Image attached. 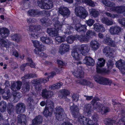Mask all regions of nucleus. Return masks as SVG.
<instances>
[{
	"mask_svg": "<svg viewBox=\"0 0 125 125\" xmlns=\"http://www.w3.org/2000/svg\"><path fill=\"white\" fill-rule=\"evenodd\" d=\"M94 79L96 82L103 85H110L112 82L109 79L98 75H96L94 76Z\"/></svg>",
	"mask_w": 125,
	"mask_h": 125,
	"instance_id": "obj_1",
	"label": "nucleus"
},
{
	"mask_svg": "<svg viewBox=\"0 0 125 125\" xmlns=\"http://www.w3.org/2000/svg\"><path fill=\"white\" fill-rule=\"evenodd\" d=\"M75 14L80 18H85L88 15V13L84 8L81 6H78L75 9Z\"/></svg>",
	"mask_w": 125,
	"mask_h": 125,
	"instance_id": "obj_2",
	"label": "nucleus"
},
{
	"mask_svg": "<svg viewBox=\"0 0 125 125\" xmlns=\"http://www.w3.org/2000/svg\"><path fill=\"white\" fill-rule=\"evenodd\" d=\"M56 117V118L59 121L62 120L64 118V115L63 109L61 107H56L55 109Z\"/></svg>",
	"mask_w": 125,
	"mask_h": 125,
	"instance_id": "obj_3",
	"label": "nucleus"
},
{
	"mask_svg": "<svg viewBox=\"0 0 125 125\" xmlns=\"http://www.w3.org/2000/svg\"><path fill=\"white\" fill-rule=\"evenodd\" d=\"M103 51V52L109 58H113L115 56V52L112 50V48L109 46L105 47Z\"/></svg>",
	"mask_w": 125,
	"mask_h": 125,
	"instance_id": "obj_4",
	"label": "nucleus"
},
{
	"mask_svg": "<svg viewBox=\"0 0 125 125\" xmlns=\"http://www.w3.org/2000/svg\"><path fill=\"white\" fill-rule=\"evenodd\" d=\"M17 125H26L27 122L26 115L23 114L18 115L17 117Z\"/></svg>",
	"mask_w": 125,
	"mask_h": 125,
	"instance_id": "obj_5",
	"label": "nucleus"
},
{
	"mask_svg": "<svg viewBox=\"0 0 125 125\" xmlns=\"http://www.w3.org/2000/svg\"><path fill=\"white\" fill-rule=\"evenodd\" d=\"M39 6L42 9H49L53 7L52 2L51 1H49L48 3H45L41 1H39Z\"/></svg>",
	"mask_w": 125,
	"mask_h": 125,
	"instance_id": "obj_6",
	"label": "nucleus"
},
{
	"mask_svg": "<svg viewBox=\"0 0 125 125\" xmlns=\"http://www.w3.org/2000/svg\"><path fill=\"white\" fill-rule=\"evenodd\" d=\"M25 108L26 106L24 104L19 103L15 106L16 112L18 114L23 113L25 111Z\"/></svg>",
	"mask_w": 125,
	"mask_h": 125,
	"instance_id": "obj_7",
	"label": "nucleus"
},
{
	"mask_svg": "<svg viewBox=\"0 0 125 125\" xmlns=\"http://www.w3.org/2000/svg\"><path fill=\"white\" fill-rule=\"evenodd\" d=\"M121 31V28L119 26L116 25L112 26L109 29V31L110 33L113 35L119 34Z\"/></svg>",
	"mask_w": 125,
	"mask_h": 125,
	"instance_id": "obj_8",
	"label": "nucleus"
},
{
	"mask_svg": "<svg viewBox=\"0 0 125 125\" xmlns=\"http://www.w3.org/2000/svg\"><path fill=\"white\" fill-rule=\"evenodd\" d=\"M72 103L73 104V105L70 106V112L73 117H75L79 113V108L77 105L72 103H70V104Z\"/></svg>",
	"mask_w": 125,
	"mask_h": 125,
	"instance_id": "obj_9",
	"label": "nucleus"
},
{
	"mask_svg": "<svg viewBox=\"0 0 125 125\" xmlns=\"http://www.w3.org/2000/svg\"><path fill=\"white\" fill-rule=\"evenodd\" d=\"M59 13L64 17H68L70 14V11L66 7H61L59 8Z\"/></svg>",
	"mask_w": 125,
	"mask_h": 125,
	"instance_id": "obj_10",
	"label": "nucleus"
},
{
	"mask_svg": "<svg viewBox=\"0 0 125 125\" xmlns=\"http://www.w3.org/2000/svg\"><path fill=\"white\" fill-rule=\"evenodd\" d=\"M69 45L66 43H62L60 46L59 52L61 54L68 52L70 49Z\"/></svg>",
	"mask_w": 125,
	"mask_h": 125,
	"instance_id": "obj_11",
	"label": "nucleus"
},
{
	"mask_svg": "<svg viewBox=\"0 0 125 125\" xmlns=\"http://www.w3.org/2000/svg\"><path fill=\"white\" fill-rule=\"evenodd\" d=\"M78 49L83 55H85L88 53L89 48L87 44H82L80 46Z\"/></svg>",
	"mask_w": 125,
	"mask_h": 125,
	"instance_id": "obj_12",
	"label": "nucleus"
},
{
	"mask_svg": "<svg viewBox=\"0 0 125 125\" xmlns=\"http://www.w3.org/2000/svg\"><path fill=\"white\" fill-rule=\"evenodd\" d=\"M43 121L42 117L41 115H38L36 116L32 120V125H39L42 124Z\"/></svg>",
	"mask_w": 125,
	"mask_h": 125,
	"instance_id": "obj_13",
	"label": "nucleus"
},
{
	"mask_svg": "<svg viewBox=\"0 0 125 125\" xmlns=\"http://www.w3.org/2000/svg\"><path fill=\"white\" fill-rule=\"evenodd\" d=\"M73 74L75 77L78 78L83 77L84 75L83 72L81 70V68L75 69Z\"/></svg>",
	"mask_w": 125,
	"mask_h": 125,
	"instance_id": "obj_14",
	"label": "nucleus"
},
{
	"mask_svg": "<svg viewBox=\"0 0 125 125\" xmlns=\"http://www.w3.org/2000/svg\"><path fill=\"white\" fill-rule=\"evenodd\" d=\"M27 60L29 63L23 64L21 65V69L22 71L24 70V68L27 65L31 67L35 68V64L33 62L31 59L30 58H28Z\"/></svg>",
	"mask_w": 125,
	"mask_h": 125,
	"instance_id": "obj_15",
	"label": "nucleus"
},
{
	"mask_svg": "<svg viewBox=\"0 0 125 125\" xmlns=\"http://www.w3.org/2000/svg\"><path fill=\"white\" fill-rule=\"evenodd\" d=\"M83 62L86 65L89 66H93L94 64V60L91 58L88 57H85Z\"/></svg>",
	"mask_w": 125,
	"mask_h": 125,
	"instance_id": "obj_16",
	"label": "nucleus"
},
{
	"mask_svg": "<svg viewBox=\"0 0 125 125\" xmlns=\"http://www.w3.org/2000/svg\"><path fill=\"white\" fill-rule=\"evenodd\" d=\"M104 43L112 47H115L116 44L115 42L110 38H106L103 41Z\"/></svg>",
	"mask_w": 125,
	"mask_h": 125,
	"instance_id": "obj_17",
	"label": "nucleus"
},
{
	"mask_svg": "<svg viewBox=\"0 0 125 125\" xmlns=\"http://www.w3.org/2000/svg\"><path fill=\"white\" fill-rule=\"evenodd\" d=\"M53 94V93L51 91H48L46 89H43L42 91V96L44 98L47 99L49 98Z\"/></svg>",
	"mask_w": 125,
	"mask_h": 125,
	"instance_id": "obj_18",
	"label": "nucleus"
},
{
	"mask_svg": "<svg viewBox=\"0 0 125 125\" xmlns=\"http://www.w3.org/2000/svg\"><path fill=\"white\" fill-rule=\"evenodd\" d=\"M9 34V30L6 28H0V36L3 38L8 36Z\"/></svg>",
	"mask_w": 125,
	"mask_h": 125,
	"instance_id": "obj_19",
	"label": "nucleus"
},
{
	"mask_svg": "<svg viewBox=\"0 0 125 125\" xmlns=\"http://www.w3.org/2000/svg\"><path fill=\"white\" fill-rule=\"evenodd\" d=\"M112 11H115L118 13H121L125 11V6H121L112 7L111 8Z\"/></svg>",
	"mask_w": 125,
	"mask_h": 125,
	"instance_id": "obj_20",
	"label": "nucleus"
},
{
	"mask_svg": "<svg viewBox=\"0 0 125 125\" xmlns=\"http://www.w3.org/2000/svg\"><path fill=\"white\" fill-rule=\"evenodd\" d=\"M47 32L52 37L56 36L58 35V31L54 28H47Z\"/></svg>",
	"mask_w": 125,
	"mask_h": 125,
	"instance_id": "obj_21",
	"label": "nucleus"
},
{
	"mask_svg": "<svg viewBox=\"0 0 125 125\" xmlns=\"http://www.w3.org/2000/svg\"><path fill=\"white\" fill-rule=\"evenodd\" d=\"M79 51L78 49H74L72 50L71 52L72 56L75 60L78 61L80 59V58L79 57V54L78 52Z\"/></svg>",
	"mask_w": 125,
	"mask_h": 125,
	"instance_id": "obj_22",
	"label": "nucleus"
},
{
	"mask_svg": "<svg viewBox=\"0 0 125 125\" xmlns=\"http://www.w3.org/2000/svg\"><path fill=\"white\" fill-rule=\"evenodd\" d=\"M29 31H32V30H35V31L40 33L42 31L41 29V26L39 25H31L29 27Z\"/></svg>",
	"mask_w": 125,
	"mask_h": 125,
	"instance_id": "obj_23",
	"label": "nucleus"
},
{
	"mask_svg": "<svg viewBox=\"0 0 125 125\" xmlns=\"http://www.w3.org/2000/svg\"><path fill=\"white\" fill-rule=\"evenodd\" d=\"M94 30L97 31L104 32L105 30L104 28L102 25L98 23H96L94 25Z\"/></svg>",
	"mask_w": 125,
	"mask_h": 125,
	"instance_id": "obj_24",
	"label": "nucleus"
},
{
	"mask_svg": "<svg viewBox=\"0 0 125 125\" xmlns=\"http://www.w3.org/2000/svg\"><path fill=\"white\" fill-rule=\"evenodd\" d=\"M53 108H50L49 107L46 106L44 111L43 112V114L44 116L47 117L51 115V111L53 110Z\"/></svg>",
	"mask_w": 125,
	"mask_h": 125,
	"instance_id": "obj_25",
	"label": "nucleus"
},
{
	"mask_svg": "<svg viewBox=\"0 0 125 125\" xmlns=\"http://www.w3.org/2000/svg\"><path fill=\"white\" fill-rule=\"evenodd\" d=\"M85 25H82L81 24H77L75 25V29L78 32L84 31L86 29Z\"/></svg>",
	"mask_w": 125,
	"mask_h": 125,
	"instance_id": "obj_26",
	"label": "nucleus"
},
{
	"mask_svg": "<svg viewBox=\"0 0 125 125\" xmlns=\"http://www.w3.org/2000/svg\"><path fill=\"white\" fill-rule=\"evenodd\" d=\"M91 46L94 50L96 51L98 49L100 46L99 43L95 41H93L90 43Z\"/></svg>",
	"mask_w": 125,
	"mask_h": 125,
	"instance_id": "obj_27",
	"label": "nucleus"
},
{
	"mask_svg": "<svg viewBox=\"0 0 125 125\" xmlns=\"http://www.w3.org/2000/svg\"><path fill=\"white\" fill-rule=\"evenodd\" d=\"M18 94H17L16 95H13L10 96L8 93H5V94H3L2 95V97L4 99L7 100L10 98H12L11 100L10 99V101H13L16 99V96L18 95Z\"/></svg>",
	"mask_w": 125,
	"mask_h": 125,
	"instance_id": "obj_28",
	"label": "nucleus"
},
{
	"mask_svg": "<svg viewBox=\"0 0 125 125\" xmlns=\"http://www.w3.org/2000/svg\"><path fill=\"white\" fill-rule=\"evenodd\" d=\"M89 15L92 17L96 18L99 15V11L95 9H92L91 10L90 12Z\"/></svg>",
	"mask_w": 125,
	"mask_h": 125,
	"instance_id": "obj_29",
	"label": "nucleus"
},
{
	"mask_svg": "<svg viewBox=\"0 0 125 125\" xmlns=\"http://www.w3.org/2000/svg\"><path fill=\"white\" fill-rule=\"evenodd\" d=\"M35 84H40L42 83H45L49 81L48 78H39L34 80Z\"/></svg>",
	"mask_w": 125,
	"mask_h": 125,
	"instance_id": "obj_30",
	"label": "nucleus"
},
{
	"mask_svg": "<svg viewBox=\"0 0 125 125\" xmlns=\"http://www.w3.org/2000/svg\"><path fill=\"white\" fill-rule=\"evenodd\" d=\"M12 44V43L8 40L6 41L3 39H1L0 40V46L8 47Z\"/></svg>",
	"mask_w": 125,
	"mask_h": 125,
	"instance_id": "obj_31",
	"label": "nucleus"
},
{
	"mask_svg": "<svg viewBox=\"0 0 125 125\" xmlns=\"http://www.w3.org/2000/svg\"><path fill=\"white\" fill-rule=\"evenodd\" d=\"M102 2L106 6L109 7H114L115 4L108 0H102Z\"/></svg>",
	"mask_w": 125,
	"mask_h": 125,
	"instance_id": "obj_32",
	"label": "nucleus"
},
{
	"mask_svg": "<svg viewBox=\"0 0 125 125\" xmlns=\"http://www.w3.org/2000/svg\"><path fill=\"white\" fill-rule=\"evenodd\" d=\"M41 41L43 43L50 44L52 42V40L49 37L43 36L40 38Z\"/></svg>",
	"mask_w": 125,
	"mask_h": 125,
	"instance_id": "obj_33",
	"label": "nucleus"
},
{
	"mask_svg": "<svg viewBox=\"0 0 125 125\" xmlns=\"http://www.w3.org/2000/svg\"><path fill=\"white\" fill-rule=\"evenodd\" d=\"M115 122V120L112 118H105L104 120V123L106 125H113Z\"/></svg>",
	"mask_w": 125,
	"mask_h": 125,
	"instance_id": "obj_34",
	"label": "nucleus"
},
{
	"mask_svg": "<svg viewBox=\"0 0 125 125\" xmlns=\"http://www.w3.org/2000/svg\"><path fill=\"white\" fill-rule=\"evenodd\" d=\"M79 121L81 124L84 125H86L88 124H90L89 123V122L91 121V120L89 121L88 119L84 116L80 117L79 119Z\"/></svg>",
	"mask_w": 125,
	"mask_h": 125,
	"instance_id": "obj_35",
	"label": "nucleus"
},
{
	"mask_svg": "<svg viewBox=\"0 0 125 125\" xmlns=\"http://www.w3.org/2000/svg\"><path fill=\"white\" fill-rule=\"evenodd\" d=\"M85 35L89 40L93 36H96V34L94 31L89 30L86 32Z\"/></svg>",
	"mask_w": 125,
	"mask_h": 125,
	"instance_id": "obj_36",
	"label": "nucleus"
},
{
	"mask_svg": "<svg viewBox=\"0 0 125 125\" xmlns=\"http://www.w3.org/2000/svg\"><path fill=\"white\" fill-rule=\"evenodd\" d=\"M116 67L120 70L125 66V62L122 60L118 61L116 62Z\"/></svg>",
	"mask_w": 125,
	"mask_h": 125,
	"instance_id": "obj_37",
	"label": "nucleus"
},
{
	"mask_svg": "<svg viewBox=\"0 0 125 125\" xmlns=\"http://www.w3.org/2000/svg\"><path fill=\"white\" fill-rule=\"evenodd\" d=\"M99 66L96 67V71L98 73H100L109 74L110 72V71L106 69H100L98 68Z\"/></svg>",
	"mask_w": 125,
	"mask_h": 125,
	"instance_id": "obj_38",
	"label": "nucleus"
},
{
	"mask_svg": "<svg viewBox=\"0 0 125 125\" xmlns=\"http://www.w3.org/2000/svg\"><path fill=\"white\" fill-rule=\"evenodd\" d=\"M28 13L29 15L32 17H34L40 14V12L38 10H29Z\"/></svg>",
	"mask_w": 125,
	"mask_h": 125,
	"instance_id": "obj_39",
	"label": "nucleus"
},
{
	"mask_svg": "<svg viewBox=\"0 0 125 125\" xmlns=\"http://www.w3.org/2000/svg\"><path fill=\"white\" fill-rule=\"evenodd\" d=\"M62 85V83L59 82L49 86V88H50L51 90L58 89L60 88Z\"/></svg>",
	"mask_w": 125,
	"mask_h": 125,
	"instance_id": "obj_40",
	"label": "nucleus"
},
{
	"mask_svg": "<svg viewBox=\"0 0 125 125\" xmlns=\"http://www.w3.org/2000/svg\"><path fill=\"white\" fill-rule=\"evenodd\" d=\"M30 89V83L29 82H27L24 84L23 85L22 90V92L25 93L29 90Z\"/></svg>",
	"mask_w": 125,
	"mask_h": 125,
	"instance_id": "obj_41",
	"label": "nucleus"
},
{
	"mask_svg": "<svg viewBox=\"0 0 125 125\" xmlns=\"http://www.w3.org/2000/svg\"><path fill=\"white\" fill-rule=\"evenodd\" d=\"M76 38L81 42H87L89 41L86 35L85 36L77 35L76 36Z\"/></svg>",
	"mask_w": 125,
	"mask_h": 125,
	"instance_id": "obj_42",
	"label": "nucleus"
},
{
	"mask_svg": "<svg viewBox=\"0 0 125 125\" xmlns=\"http://www.w3.org/2000/svg\"><path fill=\"white\" fill-rule=\"evenodd\" d=\"M82 2L92 7L95 6V2H94L92 0H82Z\"/></svg>",
	"mask_w": 125,
	"mask_h": 125,
	"instance_id": "obj_43",
	"label": "nucleus"
},
{
	"mask_svg": "<svg viewBox=\"0 0 125 125\" xmlns=\"http://www.w3.org/2000/svg\"><path fill=\"white\" fill-rule=\"evenodd\" d=\"M31 32L30 34L31 36V38L32 39H36L38 37L40 33H38L36 32L35 31V30H32V31H30Z\"/></svg>",
	"mask_w": 125,
	"mask_h": 125,
	"instance_id": "obj_44",
	"label": "nucleus"
},
{
	"mask_svg": "<svg viewBox=\"0 0 125 125\" xmlns=\"http://www.w3.org/2000/svg\"><path fill=\"white\" fill-rule=\"evenodd\" d=\"M98 62L97 63L96 67L99 66L101 67L103 66L105 62V60L103 58H100L98 59Z\"/></svg>",
	"mask_w": 125,
	"mask_h": 125,
	"instance_id": "obj_45",
	"label": "nucleus"
},
{
	"mask_svg": "<svg viewBox=\"0 0 125 125\" xmlns=\"http://www.w3.org/2000/svg\"><path fill=\"white\" fill-rule=\"evenodd\" d=\"M11 37L13 41L17 42L19 41L21 39V36L17 34L12 35L11 36Z\"/></svg>",
	"mask_w": 125,
	"mask_h": 125,
	"instance_id": "obj_46",
	"label": "nucleus"
},
{
	"mask_svg": "<svg viewBox=\"0 0 125 125\" xmlns=\"http://www.w3.org/2000/svg\"><path fill=\"white\" fill-rule=\"evenodd\" d=\"M91 106L90 104H88L85 105L84 107V111L88 115H89L91 113Z\"/></svg>",
	"mask_w": 125,
	"mask_h": 125,
	"instance_id": "obj_47",
	"label": "nucleus"
},
{
	"mask_svg": "<svg viewBox=\"0 0 125 125\" xmlns=\"http://www.w3.org/2000/svg\"><path fill=\"white\" fill-rule=\"evenodd\" d=\"M58 23H55L54 24L55 28H54L57 31L59 30L61 31V29L62 25V23L60 22H58Z\"/></svg>",
	"mask_w": 125,
	"mask_h": 125,
	"instance_id": "obj_48",
	"label": "nucleus"
},
{
	"mask_svg": "<svg viewBox=\"0 0 125 125\" xmlns=\"http://www.w3.org/2000/svg\"><path fill=\"white\" fill-rule=\"evenodd\" d=\"M46 104L47 107H49L50 108H54V104L53 102L49 99H48L46 102Z\"/></svg>",
	"mask_w": 125,
	"mask_h": 125,
	"instance_id": "obj_49",
	"label": "nucleus"
},
{
	"mask_svg": "<svg viewBox=\"0 0 125 125\" xmlns=\"http://www.w3.org/2000/svg\"><path fill=\"white\" fill-rule=\"evenodd\" d=\"M76 37L70 36L67 38L66 41L67 42L71 43L73 42V41L76 39Z\"/></svg>",
	"mask_w": 125,
	"mask_h": 125,
	"instance_id": "obj_50",
	"label": "nucleus"
},
{
	"mask_svg": "<svg viewBox=\"0 0 125 125\" xmlns=\"http://www.w3.org/2000/svg\"><path fill=\"white\" fill-rule=\"evenodd\" d=\"M41 22L42 23V24L44 25L47 27L49 25V20L47 19L43 18L41 19Z\"/></svg>",
	"mask_w": 125,
	"mask_h": 125,
	"instance_id": "obj_51",
	"label": "nucleus"
},
{
	"mask_svg": "<svg viewBox=\"0 0 125 125\" xmlns=\"http://www.w3.org/2000/svg\"><path fill=\"white\" fill-rule=\"evenodd\" d=\"M88 81L84 79L77 80L76 81V83L86 85Z\"/></svg>",
	"mask_w": 125,
	"mask_h": 125,
	"instance_id": "obj_52",
	"label": "nucleus"
},
{
	"mask_svg": "<svg viewBox=\"0 0 125 125\" xmlns=\"http://www.w3.org/2000/svg\"><path fill=\"white\" fill-rule=\"evenodd\" d=\"M32 0H23V4L24 7L26 8L29 6L31 3Z\"/></svg>",
	"mask_w": 125,
	"mask_h": 125,
	"instance_id": "obj_53",
	"label": "nucleus"
},
{
	"mask_svg": "<svg viewBox=\"0 0 125 125\" xmlns=\"http://www.w3.org/2000/svg\"><path fill=\"white\" fill-rule=\"evenodd\" d=\"M109 111L108 107L104 106H102L101 110V112L103 114L109 112Z\"/></svg>",
	"mask_w": 125,
	"mask_h": 125,
	"instance_id": "obj_54",
	"label": "nucleus"
},
{
	"mask_svg": "<svg viewBox=\"0 0 125 125\" xmlns=\"http://www.w3.org/2000/svg\"><path fill=\"white\" fill-rule=\"evenodd\" d=\"M104 13L107 16L113 18L116 17L117 16L116 14H111L110 13L107 11L105 12Z\"/></svg>",
	"mask_w": 125,
	"mask_h": 125,
	"instance_id": "obj_55",
	"label": "nucleus"
},
{
	"mask_svg": "<svg viewBox=\"0 0 125 125\" xmlns=\"http://www.w3.org/2000/svg\"><path fill=\"white\" fill-rule=\"evenodd\" d=\"M14 109V107L13 105L11 103H10L7 105V110L10 112L13 111Z\"/></svg>",
	"mask_w": 125,
	"mask_h": 125,
	"instance_id": "obj_56",
	"label": "nucleus"
},
{
	"mask_svg": "<svg viewBox=\"0 0 125 125\" xmlns=\"http://www.w3.org/2000/svg\"><path fill=\"white\" fill-rule=\"evenodd\" d=\"M65 39L63 37L58 36L55 37V40L59 42H63L65 41Z\"/></svg>",
	"mask_w": 125,
	"mask_h": 125,
	"instance_id": "obj_57",
	"label": "nucleus"
},
{
	"mask_svg": "<svg viewBox=\"0 0 125 125\" xmlns=\"http://www.w3.org/2000/svg\"><path fill=\"white\" fill-rule=\"evenodd\" d=\"M94 20L90 19L87 21L86 22L88 25L91 26L93 25L94 22Z\"/></svg>",
	"mask_w": 125,
	"mask_h": 125,
	"instance_id": "obj_58",
	"label": "nucleus"
},
{
	"mask_svg": "<svg viewBox=\"0 0 125 125\" xmlns=\"http://www.w3.org/2000/svg\"><path fill=\"white\" fill-rule=\"evenodd\" d=\"M61 92L62 95L63 96H67L70 94V92L66 89L62 90Z\"/></svg>",
	"mask_w": 125,
	"mask_h": 125,
	"instance_id": "obj_59",
	"label": "nucleus"
},
{
	"mask_svg": "<svg viewBox=\"0 0 125 125\" xmlns=\"http://www.w3.org/2000/svg\"><path fill=\"white\" fill-rule=\"evenodd\" d=\"M114 63L113 62L110 60L108 61L107 62V65L108 68L109 69H111L113 67Z\"/></svg>",
	"mask_w": 125,
	"mask_h": 125,
	"instance_id": "obj_60",
	"label": "nucleus"
},
{
	"mask_svg": "<svg viewBox=\"0 0 125 125\" xmlns=\"http://www.w3.org/2000/svg\"><path fill=\"white\" fill-rule=\"evenodd\" d=\"M73 101L77 102L78 101L79 99V96L75 94H73L72 96Z\"/></svg>",
	"mask_w": 125,
	"mask_h": 125,
	"instance_id": "obj_61",
	"label": "nucleus"
},
{
	"mask_svg": "<svg viewBox=\"0 0 125 125\" xmlns=\"http://www.w3.org/2000/svg\"><path fill=\"white\" fill-rule=\"evenodd\" d=\"M119 23L123 26H125V18H123L119 19H118Z\"/></svg>",
	"mask_w": 125,
	"mask_h": 125,
	"instance_id": "obj_62",
	"label": "nucleus"
},
{
	"mask_svg": "<svg viewBox=\"0 0 125 125\" xmlns=\"http://www.w3.org/2000/svg\"><path fill=\"white\" fill-rule=\"evenodd\" d=\"M27 101L30 106H31L34 103V100L31 97H29L27 99Z\"/></svg>",
	"mask_w": 125,
	"mask_h": 125,
	"instance_id": "obj_63",
	"label": "nucleus"
},
{
	"mask_svg": "<svg viewBox=\"0 0 125 125\" xmlns=\"http://www.w3.org/2000/svg\"><path fill=\"white\" fill-rule=\"evenodd\" d=\"M83 98L87 101H89L92 99L93 97L92 96H88L86 95H83Z\"/></svg>",
	"mask_w": 125,
	"mask_h": 125,
	"instance_id": "obj_64",
	"label": "nucleus"
}]
</instances>
